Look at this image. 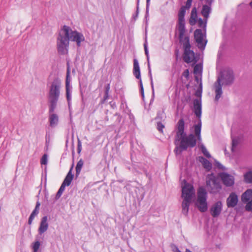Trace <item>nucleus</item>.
Listing matches in <instances>:
<instances>
[{"instance_id": "f8f14e48", "label": "nucleus", "mask_w": 252, "mask_h": 252, "mask_svg": "<svg viewBox=\"0 0 252 252\" xmlns=\"http://www.w3.org/2000/svg\"><path fill=\"white\" fill-rule=\"evenodd\" d=\"M222 204L219 201L213 204L210 208V213L213 218L218 217L222 211Z\"/></svg>"}, {"instance_id": "052dcab7", "label": "nucleus", "mask_w": 252, "mask_h": 252, "mask_svg": "<svg viewBox=\"0 0 252 252\" xmlns=\"http://www.w3.org/2000/svg\"><path fill=\"white\" fill-rule=\"evenodd\" d=\"M195 80L198 82V78L197 77H195Z\"/></svg>"}, {"instance_id": "c9c22d12", "label": "nucleus", "mask_w": 252, "mask_h": 252, "mask_svg": "<svg viewBox=\"0 0 252 252\" xmlns=\"http://www.w3.org/2000/svg\"><path fill=\"white\" fill-rule=\"evenodd\" d=\"M164 127V125L160 122L157 123V128L160 132H163V128Z\"/></svg>"}, {"instance_id": "f03ea898", "label": "nucleus", "mask_w": 252, "mask_h": 252, "mask_svg": "<svg viewBox=\"0 0 252 252\" xmlns=\"http://www.w3.org/2000/svg\"><path fill=\"white\" fill-rule=\"evenodd\" d=\"M49 88L48 101L50 106V111H53L57 107V102L59 100L62 87L61 80L55 78L48 85Z\"/></svg>"}, {"instance_id": "9d476101", "label": "nucleus", "mask_w": 252, "mask_h": 252, "mask_svg": "<svg viewBox=\"0 0 252 252\" xmlns=\"http://www.w3.org/2000/svg\"><path fill=\"white\" fill-rule=\"evenodd\" d=\"M69 32H68V36L69 40L75 42L78 47L81 46V43L85 40V37L82 33L78 32L76 31H73L72 29L69 27Z\"/></svg>"}, {"instance_id": "e433bc0d", "label": "nucleus", "mask_w": 252, "mask_h": 252, "mask_svg": "<svg viewBox=\"0 0 252 252\" xmlns=\"http://www.w3.org/2000/svg\"><path fill=\"white\" fill-rule=\"evenodd\" d=\"M139 85H140V92H141V95H142L143 98H144V88H143V84H142L141 79H140V80H139Z\"/></svg>"}, {"instance_id": "f704fd0d", "label": "nucleus", "mask_w": 252, "mask_h": 252, "mask_svg": "<svg viewBox=\"0 0 252 252\" xmlns=\"http://www.w3.org/2000/svg\"><path fill=\"white\" fill-rule=\"evenodd\" d=\"M245 209L248 211H252V199L247 202V203L245 206Z\"/></svg>"}, {"instance_id": "cd10ccee", "label": "nucleus", "mask_w": 252, "mask_h": 252, "mask_svg": "<svg viewBox=\"0 0 252 252\" xmlns=\"http://www.w3.org/2000/svg\"><path fill=\"white\" fill-rule=\"evenodd\" d=\"M245 181L247 183H252V171L246 173L244 175Z\"/></svg>"}, {"instance_id": "c85d7f7f", "label": "nucleus", "mask_w": 252, "mask_h": 252, "mask_svg": "<svg viewBox=\"0 0 252 252\" xmlns=\"http://www.w3.org/2000/svg\"><path fill=\"white\" fill-rule=\"evenodd\" d=\"M66 186L62 184L61 186L60 187L59 190L58 191L56 195V199L57 200L60 198V197L62 195L63 192L64 191L65 188Z\"/></svg>"}, {"instance_id": "4468645a", "label": "nucleus", "mask_w": 252, "mask_h": 252, "mask_svg": "<svg viewBox=\"0 0 252 252\" xmlns=\"http://www.w3.org/2000/svg\"><path fill=\"white\" fill-rule=\"evenodd\" d=\"M238 202L237 195L235 192H232L226 199V204L228 208H233L236 206Z\"/></svg>"}, {"instance_id": "a211bd4d", "label": "nucleus", "mask_w": 252, "mask_h": 252, "mask_svg": "<svg viewBox=\"0 0 252 252\" xmlns=\"http://www.w3.org/2000/svg\"><path fill=\"white\" fill-rule=\"evenodd\" d=\"M133 75L135 77L140 80L141 78V74L140 67L139 65V63L138 60L136 59H134L133 60Z\"/></svg>"}, {"instance_id": "f3484780", "label": "nucleus", "mask_w": 252, "mask_h": 252, "mask_svg": "<svg viewBox=\"0 0 252 252\" xmlns=\"http://www.w3.org/2000/svg\"><path fill=\"white\" fill-rule=\"evenodd\" d=\"M47 221L48 218L47 216H44L41 219L39 227L38 228V233L40 235L42 234L47 230L48 228V223Z\"/></svg>"}, {"instance_id": "aec40b11", "label": "nucleus", "mask_w": 252, "mask_h": 252, "mask_svg": "<svg viewBox=\"0 0 252 252\" xmlns=\"http://www.w3.org/2000/svg\"><path fill=\"white\" fill-rule=\"evenodd\" d=\"M40 205V204L39 202H37L36 204V206L35 207V208L32 212L28 220V224L31 225L32 223V222L35 218L36 216L37 215V214L39 213V206Z\"/></svg>"}, {"instance_id": "0eeeda50", "label": "nucleus", "mask_w": 252, "mask_h": 252, "mask_svg": "<svg viewBox=\"0 0 252 252\" xmlns=\"http://www.w3.org/2000/svg\"><path fill=\"white\" fill-rule=\"evenodd\" d=\"M206 185L208 189L211 193L216 194L221 189L220 181L213 175L207 176Z\"/></svg>"}, {"instance_id": "423d86ee", "label": "nucleus", "mask_w": 252, "mask_h": 252, "mask_svg": "<svg viewBox=\"0 0 252 252\" xmlns=\"http://www.w3.org/2000/svg\"><path fill=\"white\" fill-rule=\"evenodd\" d=\"M207 193L206 189L203 187H200L197 191L195 205L201 212H205L207 210Z\"/></svg>"}, {"instance_id": "6ab92c4d", "label": "nucleus", "mask_w": 252, "mask_h": 252, "mask_svg": "<svg viewBox=\"0 0 252 252\" xmlns=\"http://www.w3.org/2000/svg\"><path fill=\"white\" fill-rule=\"evenodd\" d=\"M73 167V166L72 165L69 171H68L67 174L66 175L65 179H64L63 183L62 184L64 185L65 186H69L73 180V175L72 173Z\"/></svg>"}, {"instance_id": "c756f323", "label": "nucleus", "mask_w": 252, "mask_h": 252, "mask_svg": "<svg viewBox=\"0 0 252 252\" xmlns=\"http://www.w3.org/2000/svg\"><path fill=\"white\" fill-rule=\"evenodd\" d=\"M200 148L201 150V152L204 154L205 156H206L208 158H211V155L207 151V149L205 147L203 144H201L200 146Z\"/></svg>"}, {"instance_id": "de8ad7c7", "label": "nucleus", "mask_w": 252, "mask_h": 252, "mask_svg": "<svg viewBox=\"0 0 252 252\" xmlns=\"http://www.w3.org/2000/svg\"><path fill=\"white\" fill-rule=\"evenodd\" d=\"M213 0H206V3H207V5L211 7V4H212Z\"/></svg>"}, {"instance_id": "680f3d73", "label": "nucleus", "mask_w": 252, "mask_h": 252, "mask_svg": "<svg viewBox=\"0 0 252 252\" xmlns=\"http://www.w3.org/2000/svg\"><path fill=\"white\" fill-rule=\"evenodd\" d=\"M251 7H252V1L250 3Z\"/></svg>"}, {"instance_id": "2f4dec72", "label": "nucleus", "mask_w": 252, "mask_h": 252, "mask_svg": "<svg viewBox=\"0 0 252 252\" xmlns=\"http://www.w3.org/2000/svg\"><path fill=\"white\" fill-rule=\"evenodd\" d=\"M207 19H205L204 21L201 18H199L198 20V26L200 28H206L207 20Z\"/></svg>"}, {"instance_id": "20e7f679", "label": "nucleus", "mask_w": 252, "mask_h": 252, "mask_svg": "<svg viewBox=\"0 0 252 252\" xmlns=\"http://www.w3.org/2000/svg\"><path fill=\"white\" fill-rule=\"evenodd\" d=\"M69 26L64 25L59 31L57 37V48L58 53L61 55H66L68 53L69 37L68 32Z\"/></svg>"}, {"instance_id": "a878e982", "label": "nucleus", "mask_w": 252, "mask_h": 252, "mask_svg": "<svg viewBox=\"0 0 252 252\" xmlns=\"http://www.w3.org/2000/svg\"><path fill=\"white\" fill-rule=\"evenodd\" d=\"M211 11V7L207 5H203L201 10V14L205 19L209 17V15Z\"/></svg>"}, {"instance_id": "9b49d317", "label": "nucleus", "mask_w": 252, "mask_h": 252, "mask_svg": "<svg viewBox=\"0 0 252 252\" xmlns=\"http://www.w3.org/2000/svg\"><path fill=\"white\" fill-rule=\"evenodd\" d=\"M194 38L199 48L204 49L207 43V41H203L204 35L202 30L197 29L194 32Z\"/></svg>"}, {"instance_id": "7c9ffc66", "label": "nucleus", "mask_w": 252, "mask_h": 252, "mask_svg": "<svg viewBox=\"0 0 252 252\" xmlns=\"http://www.w3.org/2000/svg\"><path fill=\"white\" fill-rule=\"evenodd\" d=\"M202 66L201 64H197L194 67L193 72L194 74H200L202 73Z\"/></svg>"}, {"instance_id": "a19ab883", "label": "nucleus", "mask_w": 252, "mask_h": 252, "mask_svg": "<svg viewBox=\"0 0 252 252\" xmlns=\"http://www.w3.org/2000/svg\"><path fill=\"white\" fill-rule=\"evenodd\" d=\"M215 165L217 167H218L220 169H224V167L219 161H216L215 162Z\"/></svg>"}, {"instance_id": "72a5a7b5", "label": "nucleus", "mask_w": 252, "mask_h": 252, "mask_svg": "<svg viewBox=\"0 0 252 252\" xmlns=\"http://www.w3.org/2000/svg\"><path fill=\"white\" fill-rule=\"evenodd\" d=\"M48 161V156L47 154H44L41 158L40 162L41 164L46 165Z\"/></svg>"}, {"instance_id": "473e14b6", "label": "nucleus", "mask_w": 252, "mask_h": 252, "mask_svg": "<svg viewBox=\"0 0 252 252\" xmlns=\"http://www.w3.org/2000/svg\"><path fill=\"white\" fill-rule=\"evenodd\" d=\"M40 242L39 241L35 242L32 246V249L34 252H37L40 247Z\"/></svg>"}, {"instance_id": "09e8293b", "label": "nucleus", "mask_w": 252, "mask_h": 252, "mask_svg": "<svg viewBox=\"0 0 252 252\" xmlns=\"http://www.w3.org/2000/svg\"><path fill=\"white\" fill-rule=\"evenodd\" d=\"M109 89H110V87H109V85L108 84V85H107V88H106V91H105L106 94H108V91H109Z\"/></svg>"}, {"instance_id": "7ed1b4c3", "label": "nucleus", "mask_w": 252, "mask_h": 252, "mask_svg": "<svg viewBox=\"0 0 252 252\" xmlns=\"http://www.w3.org/2000/svg\"><path fill=\"white\" fill-rule=\"evenodd\" d=\"M233 81L234 75L232 70L224 71L221 73L214 84L216 101H218L222 94V85L229 86L233 83Z\"/></svg>"}, {"instance_id": "412c9836", "label": "nucleus", "mask_w": 252, "mask_h": 252, "mask_svg": "<svg viewBox=\"0 0 252 252\" xmlns=\"http://www.w3.org/2000/svg\"><path fill=\"white\" fill-rule=\"evenodd\" d=\"M241 200L244 203L252 200V189H248L244 192L242 195Z\"/></svg>"}, {"instance_id": "13d9d810", "label": "nucleus", "mask_w": 252, "mask_h": 252, "mask_svg": "<svg viewBox=\"0 0 252 252\" xmlns=\"http://www.w3.org/2000/svg\"><path fill=\"white\" fill-rule=\"evenodd\" d=\"M107 97H108V94H105V96H104V99H107Z\"/></svg>"}, {"instance_id": "39448f33", "label": "nucleus", "mask_w": 252, "mask_h": 252, "mask_svg": "<svg viewBox=\"0 0 252 252\" xmlns=\"http://www.w3.org/2000/svg\"><path fill=\"white\" fill-rule=\"evenodd\" d=\"M179 39L180 42L183 45L184 50L183 54V60L184 62L188 63L192 62H194L195 63L196 61L195 60L194 52L190 50L189 37L185 34L181 36L180 35H179Z\"/></svg>"}, {"instance_id": "a18cd8bd", "label": "nucleus", "mask_w": 252, "mask_h": 252, "mask_svg": "<svg viewBox=\"0 0 252 252\" xmlns=\"http://www.w3.org/2000/svg\"><path fill=\"white\" fill-rule=\"evenodd\" d=\"M151 0H146V12H148Z\"/></svg>"}, {"instance_id": "b1692460", "label": "nucleus", "mask_w": 252, "mask_h": 252, "mask_svg": "<svg viewBox=\"0 0 252 252\" xmlns=\"http://www.w3.org/2000/svg\"><path fill=\"white\" fill-rule=\"evenodd\" d=\"M199 160L202 163L203 167L207 170H210L212 168V164L211 162L202 157L199 158Z\"/></svg>"}, {"instance_id": "bf43d9fd", "label": "nucleus", "mask_w": 252, "mask_h": 252, "mask_svg": "<svg viewBox=\"0 0 252 252\" xmlns=\"http://www.w3.org/2000/svg\"><path fill=\"white\" fill-rule=\"evenodd\" d=\"M175 252H181L178 248H177Z\"/></svg>"}, {"instance_id": "ddd939ff", "label": "nucleus", "mask_w": 252, "mask_h": 252, "mask_svg": "<svg viewBox=\"0 0 252 252\" xmlns=\"http://www.w3.org/2000/svg\"><path fill=\"white\" fill-rule=\"evenodd\" d=\"M223 184L227 187H231L234 184V178L232 175L222 173L220 175Z\"/></svg>"}, {"instance_id": "4c0bfd02", "label": "nucleus", "mask_w": 252, "mask_h": 252, "mask_svg": "<svg viewBox=\"0 0 252 252\" xmlns=\"http://www.w3.org/2000/svg\"><path fill=\"white\" fill-rule=\"evenodd\" d=\"M149 75L150 77L152 89L153 92H154V85H153V77H152V73H151V69L149 70Z\"/></svg>"}, {"instance_id": "5fc2aeb1", "label": "nucleus", "mask_w": 252, "mask_h": 252, "mask_svg": "<svg viewBox=\"0 0 252 252\" xmlns=\"http://www.w3.org/2000/svg\"><path fill=\"white\" fill-rule=\"evenodd\" d=\"M146 57H147V62H148V63H150V61H149V56H146Z\"/></svg>"}, {"instance_id": "1a4fd4ad", "label": "nucleus", "mask_w": 252, "mask_h": 252, "mask_svg": "<svg viewBox=\"0 0 252 252\" xmlns=\"http://www.w3.org/2000/svg\"><path fill=\"white\" fill-rule=\"evenodd\" d=\"M186 7L183 6L181 7L178 13V22L177 25L178 31L179 32V35L181 36L185 34V15L186 14Z\"/></svg>"}, {"instance_id": "393cba45", "label": "nucleus", "mask_w": 252, "mask_h": 252, "mask_svg": "<svg viewBox=\"0 0 252 252\" xmlns=\"http://www.w3.org/2000/svg\"><path fill=\"white\" fill-rule=\"evenodd\" d=\"M71 87L70 86L69 82L66 81L65 82L66 96V99H67L69 106L70 105V102L71 99Z\"/></svg>"}, {"instance_id": "4be33fe9", "label": "nucleus", "mask_w": 252, "mask_h": 252, "mask_svg": "<svg viewBox=\"0 0 252 252\" xmlns=\"http://www.w3.org/2000/svg\"><path fill=\"white\" fill-rule=\"evenodd\" d=\"M197 10L196 7H193L192 9L190 17L189 20V23L190 25L193 26L197 22Z\"/></svg>"}, {"instance_id": "f257e3e1", "label": "nucleus", "mask_w": 252, "mask_h": 252, "mask_svg": "<svg viewBox=\"0 0 252 252\" xmlns=\"http://www.w3.org/2000/svg\"><path fill=\"white\" fill-rule=\"evenodd\" d=\"M201 122L199 121L197 125L194 126V134H189L188 136L185 132V122L183 119L179 120L177 124V131L175 137V144L182 150H186L188 148H193L196 144V140L201 142Z\"/></svg>"}, {"instance_id": "2eb2a0df", "label": "nucleus", "mask_w": 252, "mask_h": 252, "mask_svg": "<svg viewBox=\"0 0 252 252\" xmlns=\"http://www.w3.org/2000/svg\"><path fill=\"white\" fill-rule=\"evenodd\" d=\"M55 110L53 111H50V106L49 109V122L50 126L52 127H55L57 126L59 123V117L57 114L54 113Z\"/></svg>"}, {"instance_id": "6e6d98bb", "label": "nucleus", "mask_w": 252, "mask_h": 252, "mask_svg": "<svg viewBox=\"0 0 252 252\" xmlns=\"http://www.w3.org/2000/svg\"><path fill=\"white\" fill-rule=\"evenodd\" d=\"M186 252H192L191 251H190L189 249H187L186 250Z\"/></svg>"}, {"instance_id": "49530a36", "label": "nucleus", "mask_w": 252, "mask_h": 252, "mask_svg": "<svg viewBox=\"0 0 252 252\" xmlns=\"http://www.w3.org/2000/svg\"><path fill=\"white\" fill-rule=\"evenodd\" d=\"M69 73H70L69 69V67H68L65 82L69 81L70 82V80H69Z\"/></svg>"}, {"instance_id": "3c124183", "label": "nucleus", "mask_w": 252, "mask_h": 252, "mask_svg": "<svg viewBox=\"0 0 252 252\" xmlns=\"http://www.w3.org/2000/svg\"><path fill=\"white\" fill-rule=\"evenodd\" d=\"M139 3V0H137V14L138 13V5Z\"/></svg>"}, {"instance_id": "c03bdc74", "label": "nucleus", "mask_w": 252, "mask_h": 252, "mask_svg": "<svg viewBox=\"0 0 252 252\" xmlns=\"http://www.w3.org/2000/svg\"><path fill=\"white\" fill-rule=\"evenodd\" d=\"M183 75L186 77V78H188L189 77V71L188 69H186L185 70L183 73Z\"/></svg>"}, {"instance_id": "dca6fc26", "label": "nucleus", "mask_w": 252, "mask_h": 252, "mask_svg": "<svg viewBox=\"0 0 252 252\" xmlns=\"http://www.w3.org/2000/svg\"><path fill=\"white\" fill-rule=\"evenodd\" d=\"M193 110L194 113L196 117L199 118V121H201L200 117L202 114V105L201 100L195 99L193 100Z\"/></svg>"}, {"instance_id": "ea45409f", "label": "nucleus", "mask_w": 252, "mask_h": 252, "mask_svg": "<svg viewBox=\"0 0 252 252\" xmlns=\"http://www.w3.org/2000/svg\"><path fill=\"white\" fill-rule=\"evenodd\" d=\"M144 47L145 53L146 56H149V52H148V50L147 41H146L145 43L144 44Z\"/></svg>"}, {"instance_id": "79ce46f5", "label": "nucleus", "mask_w": 252, "mask_h": 252, "mask_svg": "<svg viewBox=\"0 0 252 252\" xmlns=\"http://www.w3.org/2000/svg\"><path fill=\"white\" fill-rule=\"evenodd\" d=\"M82 149L81 142L79 139H78V146H77V151L78 153H80Z\"/></svg>"}, {"instance_id": "8fccbe9b", "label": "nucleus", "mask_w": 252, "mask_h": 252, "mask_svg": "<svg viewBox=\"0 0 252 252\" xmlns=\"http://www.w3.org/2000/svg\"><path fill=\"white\" fill-rule=\"evenodd\" d=\"M139 3V0H137V14L138 13V5Z\"/></svg>"}, {"instance_id": "864d4df0", "label": "nucleus", "mask_w": 252, "mask_h": 252, "mask_svg": "<svg viewBox=\"0 0 252 252\" xmlns=\"http://www.w3.org/2000/svg\"><path fill=\"white\" fill-rule=\"evenodd\" d=\"M199 88H200L201 89H202V84L201 82L200 83V84H199Z\"/></svg>"}, {"instance_id": "4d7b16f0", "label": "nucleus", "mask_w": 252, "mask_h": 252, "mask_svg": "<svg viewBox=\"0 0 252 252\" xmlns=\"http://www.w3.org/2000/svg\"><path fill=\"white\" fill-rule=\"evenodd\" d=\"M232 145L234 146L235 145V141L234 140H232Z\"/></svg>"}, {"instance_id": "6e6552de", "label": "nucleus", "mask_w": 252, "mask_h": 252, "mask_svg": "<svg viewBox=\"0 0 252 252\" xmlns=\"http://www.w3.org/2000/svg\"><path fill=\"white\" fill-rule=\"evenodd\" d=\"M184 185L182 189V197L183 199L191 201L195 195V189L193 186L185 180Z\"/></svg>"}, {"instance_id": "bb28decb", "label": "nucleus", "mask_w": 252, "mask_h": 252, "mask_svg": "<svg viewBox=\"0 0 252 252\" xmlns=\"http://www.w3.org/2000/svg\"><path fill=\"white\" fill-rule=\"evenodd\" d=\"M84 161L82 159H80L77 162L76 166V175L78 176L79 175L81 169L83 166Z\"/></svg>"}, {"instance_id": "58836bf2", "label": "nucleus", "mask_w": 252, "mask_h": 252, "mask_svg": "<svg viewBox=\"0 0 252 252\" xmlns=\"http://www.w3.org/2000/svg\"><path fill=\"white\" fill-rule=\"evenodd\" d=\"M192 1V0H187L186 3V5L184 6L186 7V9H189L190 7Z\"/></svg>"}, {"instance_id": "37998d69", "label": "nucleus", "mask_w": 252, "mask_h": 252, "mask_svg": "<svg viewBox=\"0 0 252 252\" xmlns=\"http://www.w3.org/2000/svg\"><path fill=\"white\" fill-rule=\"evenodd\" d=\"M178 145H179V143L178 144ZM182 151L183 150L181 148H180L179 147H176V148L174 150V152L176 153V154H177L178 153L180 154L182 152Z\"/></svg>"}, {"instance_id": "603ef678", "label": "nucleus", "mask_w": 252, "mask_h": 252, "mask_svg": "<svg viewBox=\"0 0 252 252\" xmlns=\"http://www.w3.org/2000/svg\"><path fill=\"white\" fill-rule=\"evenodd\" d=\"M148 70L151 69L150 67V63H148Z\"/></svg>"}, {"instance_id": "5701e85b", "label": "nucleus", "mask_w": 252, "mask_h": 252, "mask_svg": "<svg viewBox=\"0 0 252 252\" xmlns=\"http://www.w3.org/2000/svg\"><path fill=\"white\" fill-rule=\"evenodd\" d=\"M191 201L183 199L182 203V213L187 216L189 212V207Z\"/></svg>"}]
</instances>
